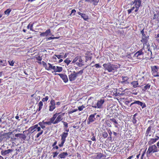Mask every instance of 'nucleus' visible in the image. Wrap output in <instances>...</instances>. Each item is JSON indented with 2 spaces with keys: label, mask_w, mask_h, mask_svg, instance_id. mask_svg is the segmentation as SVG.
<instances>
[{
  "label": "nucleus",
  "mask_w": 159,
  "mask_h": 159,
  "mask_svg": "<svg viewBox=\"0 0 159 159\" xmlns=\"http://www.w3.org/2000/svg\"><path fill=\"white\" fill-rule=\"evenodd\" d=\"M65 114V113H61V112L54 114L52 117L50 119L52 124L55 125L61 121L63 119Z\"/></svg>",
  "instance_id": "f257e3e1"
},
{
  "label": "nucleus",
  "mask_w": 159,
  "mask_h": 159,
  "mask_svg": "<svg viewBox=\"0 0 159 159\" xmlns=\"http://www.w3.org/2000/svg\"><path fill=\"white\" fill-rule=\"evenodd\" d=\"M102 66L105 68V70H107L109 72H112L113 73L115 72H117L119 67L118 64H114L110 62L104 63Z\"/></svg>",
  "instance_id": "f03ea898"
},
{
  "label": "nucleus",
  "mask_w": 159,
  "mask_h": 159,
  "mask_svg": "<svg viewBox=\"0 0 159 159\" xmlns=\"http://www.w3.org/2000/svg\"><path fill=\"white\" fill-rule=\"evenodd\" d=\"M84 69L79 71L76 72L73 71L72 73H71L68 75L70 81L72 82L75 80L79 75H81L84 72Z\"/></svg>",
  "instance_id": "7ed1b4c3"
},
{
  "label": "nucleus",
  "mask_w": 159,
  "mask_h": 159,
  "mask_svg": "<svg viewBox=\"0 0 159 159\" xmlns=\"http://www.w3.org/2000/svg\"><path fill=\"white\" fill-rule=\"evenodd\" d=\"M105 102V99L102 98L98 100L96 103L93 102L92 104V107L94 108L101 109L102 108L103 105Z\"/></svg>",
  "instance_id": "20e7f679"
},
{
  "label": "nucleus",
  "mask_w": 159,
  "mask_h": 159,
  "mask_svg": "<svg viewBox=\"0 0 159 159\" xmlns=\"http://www.w3.org/2000/svg\"><path fill=\"white\" fill-rule=\"evenodd\" d=\"M42 64L43 66L45 68L46 70H53V71H52V73L56 72L57 70L56 67L55 66H52V64L50 63H48V64L44 61H42Z\"/></svg>",
  "instance_id": "39448f33"
},
{
  "label": "nucleus",
  "mask_w": 159,
  "mask_h": 159,
  "mask_svg": "<svg viewBox=\"0 0 159 159\" xmlns=\"http://www.w3.org/2000/svg\"><path fill=\"white\" fill-rule=\"evenodd\" d=\"M158 147L155 144L150 145L147 152L146 153L148 155H150L153 153L157 152L159 151Z\"/></svg>",
  "instance_id": "423d86ee"
},
{
  "label": "nucleus",
  "mask_w": 159,
  "mask_h": 159,
  "mask_svg": "<svg viewBox=\"0 0 159 159\" xmlns=\"http://www.w3.org/2000/svg\"><path fill=\"white\" fill-rule=\"evenodd\" d=\"M68 133L63 132L61 135V143L59 144L58 146L60 147L63 146V145L66 141V139L68 136Z\"/></svg>",
  "instance_id": "0eeeda50"
},
{
  "label": "nucleus",
  "mask_w": 159,
  "mask_h": 159,
  "mask_svg": "<svg viewBox=\"0 0 159 159\" xmlns=\"http://www.w3.org/2000/svg\"><path fill=\"white\" fill-rule=\"evenodd\" d=\"M143 49H140L134 55V57L138 59H142L143 57L144 52H143Z\"/></svg>",
  "instance_id": "6e6552de"
},
{
  "label": "nucleus",
  "mask_w": 159,
  "mask_h": 159,
  "mask_svg": "<svg viewBox=\"0 0 159 159\" xmlns=\"http://www.w3.org/2000/svg\"><path fill=\"white\" fill-rule=\"evenodd\" d=\"M151 72L153 75L155 77L159 76L158 72V67L156 66H151Z\"/></svg>",
  "instance_id": "1a4fd4ad"
},
{
  "label": "nucleus",
  "mask_w": 159,
  "mask_h": 159,
  "mask_svg": "<svg viewBox=\"0 0 159 159\" xmlns=\"http://www.w3.org/2000/svg\"><path fill=\"white\" fill-rule=\"evenodd\" d=\"M38 124L40 125L42 129H44L45 128V125H50L52 124L51 121L49 119V121H44V120H43L42 122H40L38 123Z\"/></svg>",
  "instance_id": "9d476101"
},
{
  "label": "nucleus",
  "mask_w": 159,
  "mask_h": 159,
  "mask_svg": "<svg viewBox=\"0 0 159 159\" xmlns=\"http://www.w3.org/2000/svg\"><path fill=\"white\" fill-rule=\"evenodd\" d=\"M49 106V110L50 111H52L56 108V103L55 100L52 99L50 102Z\"/></svg>",
  "instance_id": "9b49d317"
},
{
  "label": "nucleus",
  "mask_w": 159,
  "mask_h": 159,
  "mask_svg": "<svg viewBox=\"0 0 159 159\" xmlns=\"http://www.w3.org/2000/svg\"><path fill=\"white\" fill-rule=\"evenodd\" d=\"M153 15L152 18V20L157 23H159V11H156V13L153 12Z\"/></svg>",
  "instance_id": "f8f14e48"
},
{
  "label": "nucleus",
  "mask_w": 159,
  "mask_h": 159,
  "mask_svg": "<svg viewBox=\"0 0 159 159\" xmlns=\"http://www.w3.org/2000/svg\"><path fill=\"white\" fill-rule=\"evenodd\" d=\"M134 104H137L139 105L142 108H144L146 107V104L144 103H143L142 102H141L139 100L134 101V102H132L130 104L129 107H131V106Z\"/></svg>",
  "instance_id": "ddd939ff"
},
{
  "label": "nucleus",
  "mask_w": 159,
  "mask_h": 159,
  "mask_svg": "<svg viewBox=\"0 0 159 159\" xmlns=\"http://www.w3.org/2000/svg\"><path fill=\"white\" fill-rule=\"evenodd\" d=\"M96 113H95L93 114L90 115L88 117L87 120V124L89 125L91 123L93 122L96 120V118H95V115Z\"/></svg>",
  "instance_id": "4468645a"
},
{
  "label": "nucleus",
  "mask_w": 159,
  "mask_h": 159,
  "mask_svg": "<svg viewBox=\"0 0 159 159\" xmlns=\"http://www.w3.org/2000/svg\"><path fill=\"white\" fill-rule=\"evenodd\" d=\"M36 126H37V127L35 128V131H40L35 136V137L36 138H38L40 135L43 134V130H41V127L39 126L38 124H36Z\"/></svg>",
  "instance_id": "2eb2a0df"
},
{
  "label": "nucleus",
  "mask_w": 159,
  "mask_h": 159,
  "mask_svg": "<svg viewBox=\"0 0 159 159\" xmlns=\"http://www.w3.org/2000/svg\"><path fill=\"white\" fill-rule=\"evenodd\" d=\"M159 139V137L157 136H156L154 138L150 139L148 142V144L149 145H152V144L156 143Z\"/></svg>",
  "instance_id": "dca6fc26"
},
{
  "label": "nucleus",
  "mask_w": 159,
  "mask_h": 159,
  "mask_svg": "<svg viewBox=\"0 0 159 159\" xmlns=\"http://www.w3.org/2000/svg\"><path fill=\"white\" fill-rule=\"evenodd\" d=\"M148 36H147L146 35L142 36L141 41L143 43L144 46L147 45V43L148 42Z\"/></svg>",
  "instance_id": "f3484780"
},
{
  "label": "nucleus",
  "mask_w": 159,
  "mask_h": 159,
  "mask_svg": "<svg viewBox=\"0 0 159 159\" xmlns=\"http://www.w3.org/2000/svg\"><path fill=\"white\" fill-rule=\"evenodd\" d=\"M55 75H59L65 83H66L68 81V79L66 75L58 73H55Z\"/></svg>",
  "instance_id": "a211bd4d"
},
{
  "label": "nucleus",
  "mask_w": 159,
  "mask_h": 159,
  "mask_svg": "<svg viewBox=\"0 0 159 159\" xmlns=\"http://www.w3.org/2000/svg\"><path fill=\"white\" fill-rule=\"evenodd\" d=\"M144 86L142 87V92L144 93L147 90L149 89L151 86L150 83H148L147 84H144Z\"/></svg>",
  "instance_id": "6ab92c4d"
},
{
  "label": "nucleus",
  "mask_w": 159,
  "mask_h": 159,
  "mask_svg": "<svg viewBox=\"0 0 159 159\" xmlns=\"http://www.w3.org/2000/svg\"><path fill=\"white\" fill-rule=\"evenodd\" d=\"M13 149H9L5 150H2L1 152V154L2 156H4L11 153L13 151Z\"/></svg>",
  "instance_id": "aec40b11"
},
{
  "label": "nucleus",
  "mask_w": 159,
  "mask_h": 159,
  "mask_svg": "<svg viewBox=\"0 0 159 159\" xmlns=\"http://www.w3.org/2000/svg\"><path fill=\"white\" fill-rule=\"evenodd\" d=\"M153 127V126L151 125H150L147 128L146 132H145V136H151V130L152 128Z\"/></svg>",
  "instance_id": "412c9836"
},
{
  "label": "nucleus",
  "mask_w": 159,
  "mask_h": 159,
  "mask_svg": "<svg viewBox=\"0 0 159 159\" xmlns=\"http://www.w3.org/2000/svg\"><path fill=\"white\" fill-rule=\"evenodd\" d=\"M15 136L16 137H19L20 139H23V140H25L26 138V136L25 134H15Z\"/></svg>",
  "instance_id": "4be33fe9"
},
{
  "label": "nucleus",
  "mask_w": 159,
  "mask_h": 159,
  "mask_svg": "<svg viewBox=\"0 0 159 159\" xmlns=\"http://www.w3.org/2000/svg\"><path fill=\"white\" fill-rule=\"evenodd\" d=\"M68 155L67 152H63L58 155V158L59 159L65 158Z\"/></svg>",
  "instance_id": "5701e85b"
},
{
  "label": "nucleus",
  "mask_w": 159,
  "mask_h": 159,
  "mask_svg": "<svg viewBox=\"0 0 159 159\" xmlns=\"http://www.w3.org/2000/svg\"><path fill=\"white\" fill-rule=\"evenodd\" d=\"M51 33V30L50 29H48L47 30L44 32L41 33L40 35L41 37H44L45 36H48Z\"/></svg>",
  "instance_id": "b1692460"
},
{
  "label": "nucleus",
  "mask_w": 159,
  "mask_h": 159,
  "mask_svg": "<svg viewBox=\"0 0 159 159\" xmlns=\"http://www.w3.org/2000/svg\"><path fill=\"white\" fill-rule=\"evenodd\" d=\"M78 61L76 62L75 64L81 67L83 65V61L81 58V56H79V58L78 60Z\"/></svg>",
  "instance_id": "393cba45"
},
{
  "label": "nucleus",
  "mask_w": 159,
  "mask_h": 159,
  "mask_svg": "<svg viewBox=\"0 0 159 159\" xmlns=\"http://www.w3.org/2000/svg\"><path fill=\"white\" fill-rule=\"evenodd\" d=\"M132 3L133 4H135V8H138V7H139L141 5V0L137 1H134V2H132Z\"/></svg>",
  "instance_id": "a878e982"
},
{
  "label": "nucleus",
  "mask_w": 159,
  "mask_h": 159,
  "mask_svg": "<svg viewBox=\"0 0 159 159\" xmlns=\"http://www.w3.org/2000/svg\"><path fill=\"white\" fill-rule=\"evenodd\" d=\"M85 2L90 3L93 2L94 5H97L99 2V0H85Z\"/></svg>",
  "instance_id": "bb28decb"
},
{
  "label": "nucleus",
  "mask_w": 159,
  "mask_h": 159,
  "mask_svg": "<svg viewBox=\"0 0 159 159\" xmlns=\"http://www.w3.org/2000/svg\"><path fill=\"white\" fill-rule=\"evenodd\" d=\"M130 84L133 87H134V88H136L137 87H139V83H138V81H133L130 83Z\"/></svg>",
  "instance_id": "cd10ccee"
},
{
  "label": "nucleus",
  "mask_w": 159,
  "mask_h": 159,
  "mask_svg": "<svg viewBox=\"0 0 159 159\" xmlns=\"http://www.w3.org/2000/svg\"><path fill=\"white\" fill-rule=\"evenodd\" d=\"M129 78L127 76H123L122 77V83H125L129 84V82L128 81Z\"/></svg>",
  "instance_id": "c85d7f7f"
},
{
  "label": "nucleus",
  "mask_w": 159,
  "mask_h": 159,
  "mask_svg": "<svg viewBox=\"0 0 159 159\" xmlns=\"http://www.w3.org/2000/svg\"><path fill=\"white\" fill-rule=\"evenodd\" d=\"M34 24V23H30L27 26V29H30V30L32 31H35L33 29V26Z\"/></svg>",
  "instance_id": "c756f323"
},
{
  "label": "nucleus",
  "mask_w": 159,
  "mask_h": 159,
  "mask_svg": "<svg viewBox=\"0 0 159 159\" xmlns=\"http://www.w3.org/2000/svg\"><path fill=\"white\" fill-rule=\"evenodd\" d=\"M148 55L146 56V58L148 59H150L152 58V53L151 51H148Z\"/></svg>",
  "instance_id": "7c9ffc66"
},
{
  "label": "nucleus",
  "mask_w": 159,
  "mask_h": 159,
  "mask_svg": "<svg viewBox=\"0 0 159 159\" xmlns=\"http://www.w3.org/2000/svg\"><path fill=\"white\" fill-rule=\"evenodd\" d=\"M6 61L0 59V66H6Z\"/></svg>",
  "instance_id": "2f4dec72"
},
{
  "label": "nucleus",
  "mask_w": 159,
  "mask_h": 159,
  "mask_svg": "<svg viewBox=\"0 0 159 159\" xmlns=\"http://www.w3.org/2000/svg\"><path fill=\"white\" fill-rule=\"evenodd\" d=\"M143 80L141 81V82H140V81L139 80L138 81L139 82V87L140 88H142V87L143 85L144 84H145L144 82V80L143 79Z\"/></svg>",
  "instance_id": "473e14b6"
},
{
  "label": "nucleus",
  "mask_w": 159,
  "mask_h": 159,
  "mask_svg": "<svg viewBox=\"0 0 159 159\" xmlns=\"http://www.w3.org/2000/svg\"><path fill=\"white\" fill-rule=\"evenodd\" d=\"M37 126H36V125H34V126H33L31 127H30L29 128V130L31 131L32 132L35 131V129L36 127H37Z\"/></svg>",
  "instance_id": "72a5a7b5"
},
{
  "label": "nucleus",
  "mask_w": 159,
  "mask_h": 159,
  "mask_svg": "<svg viewBox=\"0 0 159 159\" xmlns=\"http://www.w3.org/2000/svg\"><path fill=\"white\" fill-rule=\"evenodd\" d=\"M43 105V102L42 101H40L38 104V106L39 107V108L38 109V111H39L41 110V109L42 108Z\"/></svg>",
  "instance_id": "f704fd0d"
},
{
  "label": "nucleus",
  "mask_w": 159,
  "mask_h": 159,
  "mask_svg": "<svg viewBox=\"0 0 159 159\" xmlns=\"http://www.w3.org/2000/svg\"><path fill=\"white\" fill-rule=\"evenodd\" d=\"M81 17L85 20H87L89 19L88 16H87L85 14L83 13L82 15L81 16Z\"/></svg>",
  "instance_id": "c9c22d12"
},
{
  "label": "nucleus",
  "mask_w": 159,
  "mask_h": 159,
  "mask_svg": "<svg viewBox=\"0 0 159 159\" xmlns=\"http://www.w3.org/2000/svg\"><path fill=\"white\" fill-rule=\"evenodd\" d=\"M79 57V56L76 57L73 60L72 63L74 65L75 64L76 62H77V61L78 60Z\"/></svg>",
  "instance_id": "e433bc0d"
},
{
  "label": "nucleus",
  "mask_w": 159,
  "mask_h": 159,
  "mask_svg": "<svg viewBox=\"0 0 159 159\" xmlns=\"http://www.w3.org/2000/svg\"><path fill=\"white\" fill-rule=\"evenodd\" d=\"M56 68L57 70L56 71H57V72H60L62 71L63 70L62 67H61L57 66Z\"/></svg>",
  "instance_id": "4c0bfd02"
},
{
  "label": "nucleus",
  "mask_w": 159,
  "mask_h": 159,
  "mask_svg": "<svg viewBox=\"0 0 159 159\" xmlns=\"http://www.w3.org/2000/svg\"><path fill=\"white\" fill-rule=\"evenodd\" d=\"M64 62L66 64L67 66H68L71 62V61L69 60V58H67L64 61Z\"/></svg>",
  "instance_id": "58836bf2"
},
{
  "label": "nucleus",
  "mask_w": 159,
  "mask_h": 159,
  "mask_svg": "<svg viewBox=\"0 0 159 159\" xmlns=\"http://www.w3.org/2000/svg\"><path fill=\"white\" fill-rule=\"evenodd\" d=\"M53 154V157L54 158L57 156L59 154V152L57 151L53 152L52 153Z\"/></svg>",
  "instance_id": "ea45409f"
},
{
  "label": "nucleus",
  "mask_w": 159,
  "mask_h": 159,
  "mask_svg": "<svg viewBox=\"0 0 159 159\" xmlns=\"http://www.w3.org/2000/svg\"><path fill=\"white\" fill-rule=\"evenodd\" d=\"M135 7V6L134 5L133 7L131 9H128L127 10V12L128 14H130L132 12V11H133Z\"/></svg>",
  "instance_id": "a19ab883"
},
{
  "label": "nucleus",
  "mask_w": 159,
  "mask_h": 159,
  "mask_svg": "<svg viewBox=\"0 0 159 159\" xmlns=\"http://www.w3.org/2000/svg\"><path fill=\"white\" fill-rule=\"evenodd\" d=\"M102 136L105 139L107 138L108 136L107 133L106 131L103 132L102 134Z\"/></svg>",
  "instance_id": "79ce46f5"
},
{
  "label": "nucleus",
  "mask_w": 159,
  "mask_h": 159,
  "mask_svg": "<svg viewBox=\"0 0 159 159\" xmlns=\"http://www.w3.org/2000/svg\"><path fill=\"white\" fill-rule=\"evenodd\" d=\"M11 11L10 9H8L5 11L4 13L6 15H9Z\"/></svg>",
  "instance_id": "37998d69"
},
{
  "label": "nucleus",
  "mask_w": 159,
  "mask_h": 159,
  "mask_svg": "<svg viewBox=\"0 0 159 159\" xmlns=\"http://www.w3.org/2000/svg\"><path fill=\"white\" fill-rule=\"evenodd\" d=\"M110 120L111 121L113 122L116 125L118 124L117 122L116 121V119H115L113 118L111 119H110Z\"/></svg>",
  "instance_id": "c03bdc74"
},
{
  "label": "nucleus",
  "mask_w": 159,
  "mask_h": 159,
  "mask_svg": "<svg viewBox=\"0 0 159 159\" xmlns=\"http://www.w3.org/2000/svg\"><path fill=\"white\" fill-rule=\"evenodd\" d=\"M85 107V106L84 105H82L81 106H79L78 107V110L80 111H82L84 108Z\"/></svg>",
  "instance_id": "a18cd8bd"
},
{
  "label": "nucleus",
  "mask_w": 159,
  "mask_h": 159,
  "mask_svg": "<svg viewBox=\"0 0 159 159\" xmlns=\"http://www.w3.org/2000/svg\"><path fill=\"white\" fill-rule=\"evenodd\" d=\"M62 122L63 123V124L64 127L66 128H67L68 127V124L66 122L62 121Z\"/></svg>",
  "instance_id": "49530a36"
},
{
  "label": "nucleus",
  "mask_w": 159,
  "mask_h": 159,
  "mask_svg": "<svg viewBox=\"0 0 159 159\" xmlns=\"http://www.w3.org/2000/svg\"><path fill=\"white\" fill-rule=\"evenodd\" d=\"M48 99L49 97L48 96H46L45 98H42V101L43 102H47Z\"/></svg>",
  "instance_id": "de8ad7c7"
},
{
  "label": "nucleus",
  "mask_w": 159,
  "mask_h": 159,
  "mask_svg": "<svg viewBox=\"0 0 159 159\" xmlns=\"http://www.w3.org/2000/svg\"><path fill=\"white\" fill-rule=\"evenodd\" d=\"M12 134V132H8L5 135L6 136V138L7 139H9L10 138V136Z\"/></svg>",
  "instance_id": "09e8293b"
},
{
  "label": "nucleus",
  "mask_w": 159,
  "mask_h": 159,
  "mask_svg": "<svg viewBox=\"0 0 159 159\" xmlns=\"http://www.w3.org/2000/svg\"><path fill=\"white\" fill-rule=\"evenodd\" d=\"M92 135L93 136L91 138V139L93 141H95L96 140L95 137L94 136V134L92 133Z\"/></svg>",
  "instance_id": "8fccbe9b"
},
{
  "label": "nucleus",
  "mask_w": 159,
  "mask_h": 159,
  "mask_svg": "<svg viewBox=\"0 0 159 159\" xmlns=\"http://www.w3.org/2000/svg\"><path fill=\"white\" fill-rule=\"evenodd\" d=\"M36 59L39 61H41L42 60V57H40L39 56H38L37 57H36Z\"/></svg>",
  "instance_id": "3c124183"
},
{
  "label": "nucleus",
  "mask_w": 159,
  "mask_h": 159,
  "mask_svg": "<svg viewBox=\"0 0 159 159\" xmlns=\"http://www.w3.org/2000/svg\"><path fill=\"white\" fill-rule=\"evenodd\" d=\"M137 120L136 118H133L132 120V122L134 124H136L137 123Z\"/></svg>",
  "instance_id": "603ef678"
},
{
  "label": "nucleus",
  "mask_w": 159,
  "mask_h": 159,
  "mask_svg": "<svg viewBox=\"0 0 159 159\" xmlns=\"http://www.w3.org/2000/svg\"><path fill=\"white\" fill-rule=\"evenodd\" d=\"M9 64L11 66H13L14 62L13 61H8Z\"/></svg>",
  "instance_id": "864d4df0"
},
{
  "label": "nucleus",
  "mask_w": 159,
  "mask_h": 159,
  "mask_svg": "<svg viewBox=\"0 0 159 159\" xmlns=\"http://www.w3.org/2000/svg\"><path fill=\"white\" fill-rule=\"evenodd\" d=\"M94 66L96 68H100L101 67L99 64H96Z\"/></svg>",
  "instance_id": "5fc2aeb1"
},
{
  "label": "nucleus",
  "mask_w": 159,
  "mask_h": 159,
  "mask_svg": "<svg viewBox=\"0 0 159 159\" xmlns=\"http://www.w3.org/2000/svg\"><path fill=\"white\" fill-rule=\"evenodd\" d=\"M52 147H53L52 150H55V149L57 150L59 148V147H58V146L57 145H55V146H52Z\"/></svg>",
  "instance_id": "6e6d98bb"
},
{
  "label": "nucleus",
  "mask_w": 159,
  "mask_h": 159,
  "mask_svg": "<svg viewBox=\"0 0 159 159\" xmlns=\"http://www.w3.org/2000/svg\"><path fill=\"white\" fill-rule=\"evenodd\" d=\"M59 38L57 37H49L48 38V40H51L52 39H57Z\"/></svg>",
  "instance_id": "4d7b16f0"
},
{
  "label": "nucleus",
  "mask_w": 159,
  "mask_h": 159,
  "mask_svg": "<svg viewBox=\"0 0 159 159\" xmlns=\"http://www.w3.org/2000/svg\"><path fill=\"white\" fill-rule=\"evenodd\" d=\"M55 56L58 58V59H60L61 58H62L63 57V56L62 55H55Z\"/></svg>",
  "instance_id": "13d9d810"
},
{
  "label": "nucleus",
  "mask_w": 159,
  "mask_h": 159,
  "mask_svg": "<svg viewBox=\"0 0 159 159\" xmlns=\"http://www.w3.org/2000/svg\"><path fill=\"white\" fill-rule=\"evenodd\" d=\"M145 151L143 153L141 156V159H145V158L144 157V155L145 153Z\"/></svg>",
  "instance_id": "bf43d9fd"
},
{
  "label": "nucleus",
  "mask_w": 159,
  "mask_h": 159,
  "mask_svg": "<svg viewBox=\"0 0 159 159\" xmlns=\"http://www.w3.org/2000/svg\"><path fill=\"white\" fill-rule=\"evenodd\" d=\"M140 33L141 34H142V36L146 35V34L144 33V29H143L140 32Z\"/></svg>",
  "instance_id": "052dcab7"
},
{
  "label": "nucleus",
  "mask_w": 159,
  "mask_h": 159,
  "mask_svg": "<svg viewBox=\"0 0 159 159\" xmlns=\"http://www.w3.org/2000/svg\"><path fill=\"white\" fill-rule=\"evenodd\" d=\"M77 110H78L77 109H74V110L70 111L69 113H70V114L73 113L74 112H75L77 111Z\"/></svg>",
  "instance_id": "680f3d73"
},
{
  "label": "nucleus",
  "mask_w": 159,
  "mask_h": 159,
  "mask_svg": "<svg viewBox=\"0 0 159 159\" xmlns=\"http://www.w3.org/2000/svg\"><path fill=\"white\" fill-rule=\"evenodd\" d=\"M57 143V140H55L54 142L52 144V146H54L56 145Z\"/></svg>",
  "instance_id": "e2e57ef3"
},
{
  "label": "nucleus",
  "mask_w": 159,
  "mask_h": 159,
  "mask_svg": "<svg viewBox=\"0 0 159 159\" xmlns=\"http://www.w3.org/2000/svg\"><path fill=\"white\" fill-rule=\"evenodd\" d=\"M130 103V102L128 101H126L124 102L125 104L126 105L128 106L129 104Z\"/></svg>",
  "instance_id": "0e129e2a"
},
{
  "label": "nucleus",
  "mask_w": 159,
  "mask_h": 159,
  "mask_svg": "<svg viewBox=\"0 0 159 159\" xmlns=\"http://www.w3.org/2000/svg\"><path fill=\"white\" fill-rule=\"evenodd\" d=\"M108 133H109V134L110 136H111V135H112V132L109 129L108 131Z\"/></svg>",
  "instance_id": "69168bd1"
},
{
  "label": "nucleus",
  "mask_w": 159,
  "mask_h": 159,
  "mask_svg": "<svg viewBox=\"0 0 159 159\" xmlns=\"http://www.w3.org/2000/svg\"><path fill=\"white\" fill-rule=\"evenodd\" d=\"M155 39H157L159 38V34H155Z\"/></svg>",
  "instance_id": "338daca9"
},
{
  "label": "nucleus",
  "mask_w": 159,
  "mask_h": 159,
  "mask_svg": "<svg viewBox=\"0 0 159 159\" xmlns=\"http://www.w3.org/2000/svg\"><path fill=\"white\" fill-rule=\"evenodd\" d=\"M76 12V11L75 9H73L71 10V14L74 13V14Z\"/></svg>",
  "instance_id": "774afa93"
}]
</instances>
